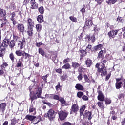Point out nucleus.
I'll list each match as a JSON object with an SVG mask.
<instances>
[{
  "label": "nucleus",
  "instance_id": "obj_38",
  "mask_svg": "<svg viewBox=\"0 0 125 125\" xmlns=\"http://www.w3.org/2000/svg\"><path fill=\"white\" fill-rule=\"evenodd\" d=\"M62 69L69 70V69H71V65L69 63H65L63 66H62Z\"/></svg>",
  "mask_w": 125,
  "mask_h": 125
},
{
  "label": "nucleus",
  "instance_id": "obj_21",
  "mask_svg": "<svg viewBox=\"0 0 125 125\" xmlns=\"http://www.w3.org/2000/svg\"><path fill=\"white\" fill-rule=\"evenodd\" d=\"M29 96H30V98L31 100V102H33V100H36V99H38V98L37 97L36 94L34 91L30 92Z\"/></svg>",
  "mask_w": 125,
  "mask_h": 125
},
{
  "label": "nucleus",
  "instance_id": "obj_19",
  "mask_svg": "<svg viewBox=\"0 0 125 125\" xmlns=\"http://www.w3.org/2000/svg\"><path fill=\"white\" fill-rule=\"evenodd\" d=\"M22 41H19V42H20V44L19 43L18 45H20V49H23L24 48V44H26V39H25V37H23L21 38Z\"/></svg>",
  "mask_w": 125,
  "mask_h": 125
},
{
  "label": "nucleus",
  "instance_id": "obj_10",
  "mask_svg": "<svg viewBox=\"0 0 125 125\" xmlns=\"http://www.w3.org/2000/svg\"><path fill=\"white\" fill-rule=\"evenodd\" d=\"M123 78H116V82L115 83V87L116 89H120L123 87V81H122Z\"/></svg>",
  "mask_w": 125,
  "mask_h": 125
},
{
  "label": "nucleus",
  "instance_id": "obj_18",
  "mask_svg": "<svg viewBox=\"0 0 125 125\" xmlns=\"http://www.w3.org/2000/svg\"><path fill=\"white\" fill-rule=\"evenodd\" d=\"M85 39H88V42H90V41H91L92 43H94V42H95V35H94L90 36V35L87 34Z\"/></svg>",
  "mask_w": 125,
  "mask_h": 125
},
{
  "label": "nucleus",
  "instance_id": "obj_45",
  "mask_svg": "<svg viewBox=\"0 0 125 125\" xmlns=\"http://www.w3.org/2000/svg\"><path fill=\"white\" fill-rule=\"evenodd\" d=\"M104 101L105 102V105H109L110 103H112V100L108 98L104 99Z\"/></svg>",
  "mask_w": 125,
  "mask_h": 125
},
{
  "label": "nucleus",
  "instance_id": "obj_47",
  "mask_svg": "<svg viewBox=\"0 0 125 125\" xmlns=\"http://www.w3.org/2000/svg\"><path fill=\"white\" fill-rule=\"evenodd\" d=\"M9 58L11 60L12 62H14L15 57L14 56V54H13V53L12 52L9 54Z\"/></svg>",
  "mask_w": 125,
  "mask_h": 125
},
{
  "label": "nucleus",
  "instance_id": "obj_20",
  "mask_svg": "<svg viewBox=\"0 0 125 125\" xmlns=\"http://www.w3.org/2000/svg\"><path fill=\"white\" fill-rule=\"evenodd\" d=\"M27 34L30 38H33V36H34V30L33 29V27H28Z\"/></svg>",
  "mask_w": 125,
  "mask_h": 125
},
{
  "label": "nucleus",
  "instance_id": "obj_60",
  "mask_svg": "<svg viewBox=\"0 0 125 125\" xmlns=\"http://www.w3.org/2000/svg\"><path fill=\"white\" fill-rule=\"evenodd\" d=\"M4 71H5V70H4V69H2L0 70V77H2V76H5V73L4 72Z\"/></svg>",
  "mask_w": 125,
  "mask_h": 125
},
{
  "label": "nucleus",
  "instance_id": "obj_43",
  "mask_svg": "<svg viewBox=\"0 0 125 125\" xmlns=\"http://www.w3.org/2000/svg\"><path fill=\"white\" fill-rule=\"evenodd\" d=\"M85 70V68H84L82 66H80L78 68V74H82L83 73V71H84Z\"/></svg>",
  "mask_w": 125,
  "mask_h": 125
},
{
  "label": "nucleus",
  "instance_id": "obj_49",
  "mask_svg": "<svg viewBox=\"0 0 125 125\" xmlns=\"http://www.w3.org/2000/svg\"><path fill=\"white\" fill-rule=\"evenodd\" d=\"M60 98L61 97H59V95L53 94L52 99H54V100H58V101H59Z\"/></svg>",
  "mask_w": 125,
  "mask_h": 125
},
{
  "label": "nucleus",
  "instance_id": "obj_62",
  "mask_svg": "<svg viewBox=\"0 0 125 125\" xmlns=\"http://www.w3.org/2000/svg\"><path fill=\"white\" fill-rule=\"evenodd\" d=\"M83 78L84 81L87 83L89 81V78H88V76H87V75L86 74H83Z\"/></svg>",
  "mask_w": 125,
  "mask_h": 125
},
{
  "label": "nucleus",
  "instance_id": "obj_39",
  "mask_svg": "<svg viewBox=\"0 0 125 125\" xmlns=\"http://www.w3.org/2000/svg\"><path fill=\"white\" fill-rule=\"evenodd\" d=\"M13 36L14 41H16V42H19V41H20V37H19V36H18L17 34H16V33H13Z\"/></svg>",
  "mask_w": 125,
  "mask_h": 125
},
{
  "label": "nucleus",
  "instance_id": "obj_32",
  "mask_svg": "<svg viewBox=\"0 0 125 125\" xmlns=\"http://www.w3.org/2000/svg\"><path fill=\"white\" fill-rule=\"evenodd\" d=\"M37 20L38 23H42L43 22V16L42 15H38Z\"/></svg>",
  "mask_w": 125,
  "mask_h": 125
},
{
  "label": "nucleus",
  "instance_id": "obj_44",
  "mask_svg": "<svg viewBox=\"0 0 125 125\" xmlns=\"http://www.w3.org/2000/svg\"><path fill=\"white\" fill-rule=\"evenodd\" d=\"M4 21L2 22V24L0 25V29H2L4 26H6V25H8L9 24V22L8 21H6L4 20Z\"/></svg>",
  "mask_w": 125,
  "mask_h": 125
},
{
  "label": "nucleus",
  "instance_id": "obj_2",
  "mask_svg": "<svg viewBox=\"0 0 125 125\" xmlns=\"http://www.w3.org/2000/svg\"><path fill=\"white\" fill-rule=\"evenodd\" d=\"M15 54L17 56H22L23 57L24 56V59H27V58H31L32 57V55H30L29 53H27L25 52L23 53L20 50H18L15 51Z\"/></svg>",
  "mask_w": 125,
  "mask_h": 125
},
{
  "label": "nucleus",
  "instance_id": "obj_11",
  "mask_svg": "<svg viewBox=\"0 0 125 125\" xmlns=\"http://www.w3.org/2000/svg\"><path fill=\"white\" fill-rule=\"evenodd\" d=\"M92 112L85 110L83 115V119H88V121H91L92 119Z\"/></svg>",
  "mask_w": 125,
  "mask_h": 125
},
{
  "label": "nucleus",
  "instance_id": "obj_23",
  "mask_svg": "<svg viewBox=\"0 0 125 125\" xmlns=\"http://www.w3.org/2000/svg\"><path fill=\"white\" fill-rule=\"evenodd\" d=\"M5 50H6V48L0 46V57H2V58L4 57V54H5Z\"/></svg>",
  "mask_w": 125,
  "mask_h": 125
},
{
  "label": "nucleus",
  "instance_id": "obj_63",
  "mask_svg": "<svg viewBox=\"0 0 125 125\" xmlns=\"http://www.w3.org/2000/svg\"><path fill=\"white\" fill-rule=\"evenodd\" d=\"M63 64H66V63H68V62H70V58H66L63 61Z\"/></svg>",
  "mask_w": 125,
  "mask_h": 125
},
{
  "label": "nucleus",
  "instance_id": "obj_58",
  "mask_svg": "<svg viewBox=\"0 0 125 125\" xmlns=\"http://www.w3.org/2000/svg\"><path fill=\"white\" fill-rule=\"evenodd\" d=\"M10 20L12 21L13 26H15V25H16V21L15 20V18L13 17H11Z\"/></svg>",
  "mask_w": 125,
  "mask_h": 125
},
{
  "label": "nucleus",
  "instance_id": "obj_26",
  "mask_svg": "<svg viewBox=\"0 0 125 125\" xmlns=\"http://www.w3.org/2000/svg\"><path fill=\"white\" fill-rule=\"evenodd\" d=\"M37 117L34 115H27L25 116V119L26 120H28V121H30L31 122H33L35 119H36Z\"/></svg>",
  "mask_w": 125,
  "mask_h": 125
},
{
  "label": "nucleus",
  "instance_id": "obj_59",
  "mask_svg": "<svg viewBox=\"0 0 125 125\" xmlns=\"http://www.w3.org/2000/svg\"><path fill=\"white\" fill-rule=\"evenodd\" d=\"M79 75L77 76V79L78 80V81H82V80H83V73H78Z\"/></svg>",
  "mask_w": 125,
  "mask_h": 125
},
{
  "label": "nucleus",
  "instance_id": "obj_4",
  "mask_svg": "<svg viewBox=\"0 0 125 125\" xmlns=\"http://www.w3.org/2000/svg\"><path fill=\"white\" fill-rule=\"evenodd\" d=\"M59 118L60 121H64L67 119V117H68V115H69L68 112H66L63 110H61L58 112Z\"/></svg>",
  "mask_w": 125,
  "mask_h": 125
},
{
  "label": "nucleus",
  "instance_id": "obj_29",
  "mask_svg": "<svg viewBox=\"0 0 125 125\" xmlns=\"http://www.w3.org/2000/svg\"><path fill=\"white\" fill-rule=\"evenodd\" d=\"M97 105H98L99 108H100V109H101V110H104V109H105V105H104L103 102H98L97 103Z\"/></svg>",
  "mask_w": 125,
  "mask_h": 125
},
{
  "label": "nucleus",
  "instance_id": "obj_36",
  "mask_svg": "<svg viewBox=\"0 0 125 125\" xmlns=\"http://www.w3.org/2000/svg\"><path fill=\"white\" fill-rule=\"evenodd\" d=\"M38 52L39 54L42 55V56L44 57V55H45V52H44V50H43L42 48H39L38 49Z\"/></svg>",
  "mask_w": 125,
  "mask_h": 125
},
{
  "label": "nucleus",
  "instance_id": "obj_13",
  "mask_svg": "<svg viewBox=\"0 0 125 125\" xmlns=\"http://www.w3.org/2000/svg\"><path fill=\"white\" fill-rule=\"evenodd\" d=\"M97 93H98V95L97 96L98 100H99V101H101V102H103V101H104L105 100V98L103 93H102V91L99 90L97 91Z\"/></svg>",
  "mask_w": 125,
  "mask_h": 125
},
{
  "label": "nucleus",
  "instance_id": "obj_61",
  "mask_svg": "<svg viewBox=\"0 0 125 125\" xmlns=\"http://www.w3.org/2000/svg\"><path fill=\"white\" fill-rule=\"evenodd\" d=\"M88 97H87V96L83 95L82 97V100H83V101H88Z\"/></svg>",
  "mask_w": 125,
  "mask_h": 125
},
{
  "label": "nucleus",
  "instance_id": "obj_7",
  "mask_svg": "<svg viewBox=\"0 0 125 125\" xmlns=\"http://www.w3.org/2000/svg\"><path fill=\"white\" fill-rule=\"evenodd\" d=\"M89 19H87L85 23V27H87L88 29H90V28L92 27V25H94L93 21H92L93 17L91 16Z\"/></svg>",
  "mask_w": 125,
  "mask_h": 125
},
{
  "label": "nucleus",
  "instance_id": "obj_17",
  "mask_svg": "<svg viewBox=\"0 0 125 125\" xmlns=\"http://www.w3.org/2000/svg\"><path fill=\"white\" fill-rule=\"evenodd\" d=\"M0 16L3 18V20L7 21L6 20V10L0 8Z\"/></svg>",
  "mask_w": 125,
  "mask_h": 125
},
{
  "label": "nucleus",
  "instance_id": "obj_25",
  "mask_svg": "<svg viewBox=\"0 0 125 125\" xmlns=\"http://www.w3.org/2000/svg\"><path fill=\"white\" fill-rule=\"evenodd\" d=\"M105 56V50H101L98 54L97 58L100 59V58H104Z\"/></svg>",
  "mask_w": 125,
  "mask_h": 125
},
{
  "label": "nucleus",
  "instance_id": "obj_56",
  "mask_svg": "<svg viewBox=\"0 0 125 125\" xmlns=\"http://www.w3.org/2000/svg\"><path fill=\"white\" fill-rule=\"evenodd\" d=\"M38 8V4L35 3V4H32L31 5V9H37Z\"/></svg>",
  "mask_w": 125,
  "mask_h": 125
},
{
  "label": "nucleus",
  "instance_id": "obj_28",
  "mask_svg": "<svg viewBox=\"0 0 125 125\" xmlns=\"http://www.w3.org/2000/svg\"><path fill=\"white\" fill-rule=\"evenodd\" d=\"M59 101L61 102V104H62L63 106H69V104L67 103L63 98L61 97Z\"/></svg>",
  "mask_w": 125,
  "mask_h": 125
},
{
  "label": "nucleus",
  "instance_id": "obj_1",
  "mask_svg": "<svg viewBox=\"0 0 125 125\" xmlns=\"http://www.w3.org/2000/svg\"><path fill=\"white\" fill-rule=\"evenodd\" d=\"M109 56H105V58H102L100 63H97L95 65V68H97V72L99 74H101L102 77L106 76L108 74V70L105 66V64L107 63L108 60H109Z\"/></svg>",
  "mask_w": 125,
  "mask_h": 125
},
{
  "label": "nucleus",
  "instance_id": "obj_24",
  "mask_svg": "<svg viewBox=\"0 0 125 125\" xmlns=\"http://www.w3.org/2000/svg\"><path fill=\"white\" fill-rule=\"evenodd\" d=\"M85 64L88 68H90V66H92V60L89 58H87L85 61Z\"/></svg>",
  "mask_w": 125,
  "mask_h": 125
},
{
  "label": "nucleus",
  "instance_id": "obj_64",
  "mask_svg": "<svg viewBox=\"0 0 125 125\" xmlns=\"http://www.w3.org/2000/svg\"><path fill=\"white\" fill-rule=\"evenodd\" d=\"M62 125H74V124L71 123L68 121L65 122L62 124Z\"/></svg>",
  "mask_w": 125,
  "mask_h": 125
},
{
  "label": "nucleus",
  "instance_id": "obj_40",
  "mask_svg": "<svg viewBox=\"0 0 125 125\" xmlns=\"http://www.w3.org/2000/svg\"><path fill=\"white\" fill-rule=\"evenodd\" d=\"M118 0H106V2L107 4H115Z\"/></svg>",
  "mask_w": 125,
  "mask_h": 125
},
{
  "label": "nucleus",
  "instance_id": "obj_30",
  "mask_svg": "<svg viewBox=\"0 0 125 125\" xmlns=\"http://www.w3.org/2000/svg\"><path fill=\"white\" fill-rule=\"evenodd\" d=\"M56 91H62L63 90V86L60 85V82H58L57 85L55 86Z\"/></svg>",
  "mask_w": 125,
  "mask_h": 125
},
{
  "label": "nucleus",
  "instance_id": "obj_37",
  "mask_svg": "<svg viewBox=\"0 0 125 125\" xmlns=\"http://www.w3.org/2000/svg\"><path fill=\"white\" fill-rule=\"evenodd\" d=\"M7 67H8V64L5 62H3V63L1 65V69L5 70Z\"/></svg>",
  "mask_w": 125,
  "mask_h": 125
},
{
  "label": "nucleus",
  "instance_id": "obj_5",
  "mask_svg": "<svg viewBox=\"0 0 125 125\" xmlns=\"http://www.w3.org/2000/svg\"><path fill=\"white\" fill-rule=\"evenodd\" d=\"M119 29H112L108 32L107 35L110 39H115L116 36L118 35Z\"/></svg>",
  "mask_w": 125,
  "mask_h": 125
},
{
  "label": "nucleus",
  "instance_id": "obj_52",
  "mask_svg": "<svg viewBox=\"0 0 125 125\" xmlns=\"http://www.w3.org/2000/svg\"><path fill=\"white\" fill-rule=\"evenodd\" d=\"M16 125V118L14 117L13 119L11 120V123L10 125Z\"/></svg>",
  "mask_w": 125,
  "mask_h": 125
},
{
  "label": "nucleus",
  "instance_id": "obj_3",
  "mask_svg": "<svg viewBox=\"0 0 125 125\" xmlns=\"http://www.w3.org/2000/svg\"><path fill=\"white\" fill-rule=\"evenodd\" d=\"M46 118H48L49 121H52L55 118V111L52 109H49L47 114H45Z\"/></svg>",
  "mask_w": 125,
  "mask_h": 125
},
{
  "label": "nucleus",
  "instance_id": "obj_51",
  "mask_svg": "<svg viewBox=\"0 0 125 125\" xmlns=\"http://www.w3.org/2000/svg\"><path fill=\"white\" fill-rule=\"evenodd\" d=\"M38 10L41 14H43L44 13V8L42 6L39 7Z\"/></svg>",
  "mask_w": 125,
  "mask_h": 125
},
{
  "label": "nucleus",
  "instance_id": "obj_34",
  "mask_svg": "<svg viewBox=\"0 0 125 125\" xmlns=\"http://www.w3.org/2000/svg\"><path fill=\"white\" fill-rule=\"evenodd\" d=\"M67 79H68V75L67 73H64L62 76L60 77V80L62 82H64Z\"/></svg>",
  "mask_w": 125,
  "mask_h": 125
},
{
  "label": "nucleus",
  "instance_id": "obj_16",
  "mask_svg": "<svg viewBox=\"0 0 125 125\" xmlns=\"http://www.w3.org/2000/svg\"><path fill=\"white\" fill-rule=\"evenodd\" d=\"M24 62V57L19 59L15 65L16 68H21L23 66V62Z\"/></svg>",
  "mask_w": 125,
  "mask_h": 125
},
{
  "label": "nucleus",
  "instance_id": "obj_12",
  "mask_svg": "<svg viewBox=\"0 0 125 125\" xmlns=\"http://www.w3.org/2000/svg\"><path fill=\"white\" fill-rule=\"evenodd\" d=\"M78 52L80 56V60H82V59H83V57H85V56L87 55V52H86V49L79 50Z\"/></svg>",
  "mask_w": 125,
  "mask_h": 125
},
{
  "label": "nucleus",
  "instance_id": "obj_55",
  "mask_svg": "<svg viewBox=\"0 0 125 125\" xmlns=\"http://www.w3.org/2000/svg\"><path fill=\"white\" fill-rule=\"evenodd\" d=\"M97 50H100L103 48V45L99 44L96 46H95Z\"/></svg>",
  "mask_w": 125,
  "mask_h": 125
},
{
  "label": "nucleus",
  "instance_id": "obj_46",
  "mask_svg": "<svg viewBox=\"0 0 125 125\" xmlns=\"http://www.w3.org/2000/svg\"><path fill=\"white\" fill-rule=\"evenodd\" d=\"M42 103H43V104H46V105H47V106H49V107H51V106H52V104L47 102V100H46L42 101Z\"/></svg>",
  "mask_w": 125,
  "mask_h": 125
},
{
  "label": "nucleus",
  "instance_id": "obj_22",
  "mask_svg": "<svg viewBox=\"0 0 125 125\" xmlns=\"http://www.w3.org/2000/svg\"><path fill=\"white\" fill-rule=\"evenodd\" d=\"M85 109H86V105H83L80 107L79 110L80 116L82 117V116H83L84 114V111H85Z\"/></svg>",
  "mask_w": 125,
  "mask_h": 125
},
{
  "label": "nucleus",
  "instance_id": "obj_9",
  "mask_svg": "<svg viewBox=\"0 0 125 125\" xmlns=\"http://www.w3.org/2000/svg\"><path fill=\"white\" fill-rule=\"evenodd\" d=\"M10 42V39H8L7 36H6L4 40H3L2 43L0 46L4 47V48H6V47H7L8 45H9Z\"/></svg>",
  "mask_w": 125,
  "mask_h": 125
},
{
  "label": "nucleus",
  "instance_id": "obj_57",
  "mask_svg": "<svg viewBox=\"0 0 125 125\" xmlns=\"http://www.w3.org/2000/svg\"><path fill=\"white\" fill-rule=\"evenodd\" d=\"M85 9H86V7L83 5V8L80 10V12L82 14L85 13Z\"/></svg>",
  "mask_w": 125,
  "mask_h": 125
},
{
  "label": "nucleus",
  "instance_id": "obj_42",
  "mask_svg": "<svg viewBox=\"0 0 125 125\" xmlns=\"http://www.w3.org/2000/svg\"><path fill=\"white\" fill-rule=\"evenodd\" d=\"M69 19L73 23H77V22H78V19H77V18H76V17H74L73 16H70L69 17Z\"/></svg>",
  "mask_w": 125,
  "mask_h": 125
},
{
  "label": "nucleus",
  "instance_id": "obj_33",
  "mask_svg": "<svg viewBox=\"0 0 125 125\" xmlns=\"http://www.w3.org/2000/svg\"><path fill=\"white\" fill-rule=\"evenodd\" d=\"M75 87L76 88V89H77V90L83 91V89H84V88L83 87V86L80 83L76 84Z\"/></svg>",
  "mask_w": 125,
  "mask_h": 125
},
{
  "label": "nucleus",
  "instance_id": "obj_31",
  "mask_svg": "<svg viewBox=\"0 0 125 125\" xmlns=\"http://www.w3.org/2000/svg\"><path fill=\"white\" fill-rule=\"evenodd\" d=\"M42 88L41 87L38 88V90L36 93L37 98H40V97H41V95H42Z\"/></svg>",
  "mask_w": 125,
  "mask_h": 125
},
{
  "label": "nucleus",
  "instance_id": "obj_48",
  "mask_svg": "<svg viewBox=\"0 0 125 125\" xmlns=\"http://www.w3.org/2000/svg\"><path fill=\"white\" fill-rule=\"evenodd\" d=\"M45 98L52 99V98H53V94H46L45 95Z\"/></svg>",
  "mask_w": 125,
  "mask_h": 125
},
{
  "label": "nucleus",
  "instance_id": "obj_15",
  "mask_svg": "<svg viewBox=\"0 0 125 125\" xmlns=\"http://www.w3.org/2000/svg\"><path fill=\"white\" fill-rule=\"evenodd\" d=\"M27 24L28 25V27H31L33 28L35 26V22L32 19V18H28L26 20Z\"/></svg>",
  "mask_w": 125,
  "mask_h": 125
},
{
  "label": "nucleus",
  "instance_id": "obj_14",
  "mask_svg": "<svg viewBox=\"0 0 125 125\" xmlns=\"http://www.w3.org/2000/svg\"><path fill=\"white\" fill-rule=\"evenodd\" d=\"M7 106V104L6 103H2L0 104V113H2L3 114L5 112L6 110V106Z\"/></svg>",
  "mask_w": 125,
  "mask_h": 125
},
{
  "label": "nucleus",
  "instance_id": "obj_8",
  "mask_svg": "<svg viewBox=\"0 0 125 125\" xmlns=\"http://www.w3.org/2000/svg\"><path fill=\"white\" fill-rule=\"evenodd\" d=\"M16 29L20 34H23L25 32V25L23 23H18L16 25Z\"/></svg>",
  "mask_w": 125,
  "mask_h": 125
},
{
  "label": "nucleus",
  "instance_id": "obj_35",
  "mask_svg": "<svg viewBox=\"0 0 125 125\" xmlns=\"http://www.w3.org/2000/svg\"><path fill=\"white\" fill-rule=\"evenodd\" d=\"M16 43V42L14 41V40H10V43L9 44V46L11 48H13L15 46V44Z\"/></svg>",
  "mask_w": 125,
  "mask_h": 125
},
{
  "label": "nucleus",
  "instance_id": "obj_41",
  "mask_svg": "<svg viewBox=\"0 0 125 125\" xmlns=\"http://www.w3.org/2000/svg\"><path fill=\"white\" fill-rule=\"evenodd\" d=\"M116 21L117 22H118V23H124V18L118 16L116 19Z\"/></svg>",
  "mask_w": 125,
  "mask_h": 125
},
{
  "label": "nucleus",
  "instance_id": "obj_50",
  "mask_svg": "<svg viewBox=\"0 0 125 125\" xmlns=\"http://www.w3.org/2000/svg\"><path fill=\"white\" fill-rule=\"evenodd\" d=\"M41 121H42V118L41 117L40 118H35L33 121V124L36 125V124L40 123Z\"/></svg>",
  "mask_w": 125,
  "mask_h": 125
},
{
  "label": "nucleus",
  "instance_id": "obj_54",
  "mask_svg": "<svg viewBox=\"0 0 125 125\" xmlns=\"http://www.w3.org/2000/svg\"><path fill=\"white\" fill-rule=\"evenodd\" d=\"M36 30L37 32H41L42 30V25L38 24L36 26Z\"/></svg>",
  "mask_w": 125,
  "mask_h": 125
},
{
  "label": "nucleus",
  "instance_id": "obj_6",
  "mask_svg": "<svg viewBox=\"0 0 125 125\" xmlns=\"http://www.w3.org/2000/svg\"><path fill=\"white\" fill-rule=\"evenodd\" d=\"M80 109V107L78 104H72L70 109V114L72 115V114H77L78 112H79V110Z\"/></svg>",
  "mask_w": 125,
  "mask_h": 125
},
{
  "label": "nucleus",
  "instance_id": "obj_27",
  "mask_svg": "<svg viewBox=\"0 0 125 125\" xmlns=\"http://www.w3.org/2000/svg\"><path fill=\"white\" fill-rule=\"evenodd\" d=\"M72 67L74 69V70H76V69H78L81 66V64L76 62H73L71 63Z\"/></svg>",
  "mask_w": 125,
  "mask_h": 125
},
{
  "label": "nucleus",
  "instance_id": "obj_53",
  "mask_svg": "<svg viewBox=\"0 0 125 125\" xmlns=\"http://www.w3.org/2000/svg\"><path fill=\"white\" fill-rule=\"evenodd\" d=\"M77 96L78 98H81L83 96V92L82 91H79L77 92Z\"/></svg>",
  "mask_w": 125,
  "mask_h": 125
}]
</instances>
